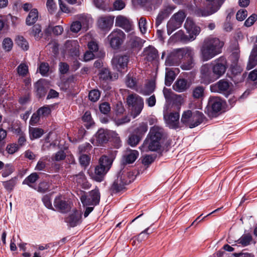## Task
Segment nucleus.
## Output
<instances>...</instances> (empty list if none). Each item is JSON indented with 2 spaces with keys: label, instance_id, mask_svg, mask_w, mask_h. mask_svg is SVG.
<instances>
[{
  "label": "nucleus",
  "instance_id": "9b49d317",
  "mask_svg": "<svg viewBox=\"0 0 257 257\" xmlns=\"http://www.w3.org/2000/svg\"><path fill=\"white\" fill-rule=\"evenodd\" d=\"M223 101L219 97L210 96L208 99L207 106L209 114L211 116L216 115L222 108Z\"/></svg>",
  "mask_w": 257,
  "mask_h": 257
},
{
  "label": "nucleus",
  "instance_id": "2f4dec72",
  "mask_svg": "<svg viewBox=\"0 0 257 257\" xmlns=\"http://www.w3.org/2000/svg\"><path fill=\"white\" fill-rule=\"evenodd\" d=\"M257 65V45L253 47L246 66L247 70H250Z\"/></svg>",
  "mask_w": 257,
  "mask_h": 257
},
{
  "label": "nucleus",
  "instance_id": "a19ab883",
  "mask_svg": "<svg viewBox=\"0 0 257 257\" xmlns=\"http://www.w3.org/2000/svg\"><path fill=\"white\" fill-rule=\"evenodd\" d=\"M30 35L35 37V39L39 40L42 36L41 27L39 25H34L31 31Z\"/></svg>",
  "mask_w": 257,
  "mask_h": 257
},
{
  "label": "nucleus",
  "instance_id": "c9c22d12",
  "mask_svg": "<svg viewBox=\"0 0 257 257\" xmlns=\"http://www.w3.org/2000/svg\"><path fill=\"white\" fill-rule=\"evenodd\" d=\"M252 240L251 235L250 233H245L243 234L236 242L243 246H246L250 244Z\"/></svg>",
  "mask_w": 257,
  "mask_h": 257
},
{
  "label": "nucleus",
  "instance_id": "774afa93",
  "mask_svg": "<svg viewBox=\"0 0 257 257\" xmlns=\"http://www.w3.org/2000/svg\"><path fill=\"white\" fill-rule=\"evenodd\" d=\"M66 157L65 153L63 151H58L52 158V160L55 161L63 160Z\"/></svg>",
  "mask_w": 257,
  "mask_h": 257
},
{
  "label": "nucleus",
  "instance_id": "338daca9",
  "mask_svg": "<svg viewBox=\"0 0 257 257\" xmlns=\"http://www.w3.org/2000/svg\"><path fill=\"white\" fill-rule=\"evenodd\" d=\"M99 109L103 114H107L110 110V107L107 102H103L100 104Z\"/></svg>",
  "mask_w": 257,
  "mask_h": 257
},
{
  "label": "nucleus",
  "instance_id": "09e8293b",
  "mask_svg": "<svg viewBox=\"0 0 257 257\" xmlns=\"http://www.w3.org/2000/svg\"><path fill=\"white\" fill-rule=\"evenodd\" d=\"M141 140L140 136L137 135H131L128 138V144L132 147H135L138 144Z\"/></svg>",
  "mask_w": 257,
  "mask_h": 257
},
{
  "label": "nucleus",
  "instance_id": "412c9836",
  "mask_svg": "<svg viewBox=\"0 0 257 257\" xmlns=\"http://www.w3.org/2000/svg\"><path fill=\"white\" fill-rule=\"evenodd\" d=\"M128 39L127 44L132 48L140 49L145 42L143 39L136 36L135 32L133 30L127 35Z\"/></svg>",
  "mask_w": 257,
  "mask_h": 257
},
{
  "label": "nucleus",
  "instance_id": "f03ea898",
  "mask_svg": "<svg viewBox=\"0 0 257 257\" xmlns=\"http://www.w3.org/2000/svg\"><path fill=\"white\" fill-rule=\"evenodd\" d=\"M194 50L191 47H185L174 49L167 57L165 64L166 65H178L184 57L192 58L194 56Z\"/></svg>",
  "mask_w": 257,
  "mask_h": 257
},
{
  "label": "nucleus",
  "instance_id": "5fc2aeb1",
  "mask_svg": "<svg viewBox=\"0 0 257 257\" xmlns=\"http://www.w3.org/2000/svg\"><path fill=\"white\" fill-rule=\"evenodd\" d=\"M13 42L12 40L9 38H5L3 42V47L6 51H10L12 49Z\"/></svg>",
  "mask_w": 257,
  "mask_h": 257
},
{
  "label": "nucleus",
  "instance_id": "f3484780",
  "mask_svg": "<svg viewBox=\"0 0 257 257\" xmlns=\"http://www.w3.org/2000/svg\"><path fill=\"white\" fill-rule=\"evenodd\" d=\"M81 213L75 210L71 212L65 219L67 225L71 227L76 226L81 222Z\"/></svg>",
  "mask_w": 257,
  "mask_h": 257
},
{
  "label": "nucleus",
  "instance_id": "bf43d9fd",
  "mask_svg": "<svg viewBox=\"0 0 257 257\" xmlns=\"http://www.w3.org/2000/svg\"><path fill=\"white\" fill-rule=\"evenodd\" d=\"M82 29L81 25L78 20L72 22L70 26V31L73 33H77Z\"/></svg>",
  "mask_w": 257,
  "mask_h": 257
},
{
  "label": "nucleus",
  "instance_id": "aec40b11",
  "mask_svg": "<svg viewBox=\"0 0 257 257\" xmlns=\"http://www.w3.org/2000/svg\"><path fill=\"white\" fill-rule=\"evenodd\" d=\"M180 115L178 112H171L164 115V119L168 126L172 128H177L179 126Z\"/></svg>",
  "mask_w": 257,
  "mask_h": 257
},
{
  "label": "nucleus",
  "instance_id": "58836bf2",
  "mask_svg": "<svg viewBox=\"0 0 257 257\" xmlns=\"http://www.w3.org/2000/svg\"><path fill=\"white\" fill-rule=\"evenodd\" d=\"M35 87L39 97H42L46 94L47 90L45 88L42 81H38L35 85Z\"/></svg>",
  "mask_w": 257,
  "mask_h": 257
},
{
  "label": "nucleus",
  "instance_id": "f257e3e1",
  "mask_svg": "<svg viewBox=\"0 0 257 257\" xmlns=\"http://www.w3.org/2000/svg\"><path fill=\"white\" fill-rule=\"evenodd\" d=\"M223 42L217 37L209 36L205 38L200 48V57L205 62L213 58L222 52Z\"/></svg>",
  "mask_w": 257,
  "mask_h": 257
},
{
  "label": "nucleus",
  "instance_id": "423d86ee",
  "mask_svg": "<svg viewBox=\"0 0 257 257\" xmlns=\"http://www.w3.org/2000/svg\"><path fill=\"white\" fill-rule=\"evenodd\" d=\"M185 17L186 15L182 11H180L173 15L167 25V33L169 35L181 26Z\"/></svg>",
  "mask_w": 257,
  "mask_h": 257
},
{
  "label": "nucleus",
  "instance_id": "3c124183",
  "mask_svg": "<svg viewBox=\"0 0 257 257\" xmlns=\"http://www.w3.org/2000/svg\"><path fill=\"white\" fill-rule=\"evenodd\" d=\"M46 7L50 14L54 13L57 10V5L54 0H47Z\"/></svg>",
  "mask_w": 257,
  "mask_h": 257
},
{
  "label": "nucleus",
  "instance_id": "c03bdc74",
  "mask_svg": "<svg viewBox=\"0 0 257 257\" xmlns=\"http://www.w3.org/2000/svg\"><path fill=\"white\" fill-rule=\"evenodd\" d=\"M148 131V125L147 123L142 122L140 124L139 126L136 129L135 132L137 135L141 137L142 139V137Z\"/></svg>",
  "mask_w": 257,
  "mask_h": 257
},
{
  "label": "nucleus",
  "instance_id": "393cba45",
  "mask_svg": "<svg viewBox=\"0 0 257 257\" xmlns=\"http://www.w3.org/2000/svg\"><path fill=\"white\" fill-rule=\"evenodd\" d=\"M143 55L145 59L148 61H153L158 58V51L151 46L145 48L143 51Z\"/></svg>",
  "mask_w": 257,
  "mask_h": 257
},
{
  "label": "nucleus",
  "instance_id": "6e6d98bb",
  "mask_svg": "<svg viewBox=\"0 0 257 257\" xmlns=\"http://www.w3.org/2000/svg\"><path fill=\"white\" fill-rule=\"evenodd\" d=\"M194 57L189 58V60L186 62L183 63L181 65V68L185 70H189L191 69L194 66Z\"/></svg>",
  "mask_w": 257,
  "mask_h": 257
},
{
  "label": "nucleus",
  "instance_id": "7c9ffc66",
  "mask_svg": "<svg viewBox=\"0 0 257 257\" xmlns=\"http://www.w3.org/2000/svg\"><path fill=\"white\" fill-rule=\"evenodd\" d=\"M174 8L171 7H168L161 11L158 14L156 21V25L157 26H159L162 22V21L171 13Z\"/></svg>",
  "mask_w": 257,
  "mask_h": 257
},
{
  "label": "nucleus",
  "instance_id": "a878e982",
  "mask_svg": "<svg viewBox=\"0 0 257 257\" xmlns=\"http://www.w3.org/2000/svg\"><path fill=\"white\" fill-rule=\"evenodd\" d=\"M66 49L72 56H77L79 55L78 42L76 40H68L65 44Z\"/></svg>",
  "mask_w": 257,
  "mask_h": 257
},
{
  "label": "nucleus",
  "instance_id": "39448f33",
  "mask_svg": "<svg viewBox=\"0 0 257 257\" xmlns=\"http://www.w3.org/2000/svg\"><path fill=\"white\" fill-rule=\"evenodd\" d=\"M126 99L127 104L132 107V115L135 118L141 113L144 107V100L137 94L129 95Z\"/></svg>",
  "mask_w": 257,
  "mask_h": 257
},
{
  "label": "nucleus",
  "instance_id": "c85d7f7f",
  "mask_svg": "<svg viewBox=\"0 0 257 257\" xmlns=\"http://www.w3.org/2000/svg\"><path fill=\"white\" fill-rule=\"evenodd\" d=\"M155 81L151 80L148 82L139 92L144 95H149L155 91Z\"/></svg>",
  "mask_w": 257,
  "mask_h": 257
},
{
  "label": "nucleus",
  "instance_id": "1a4fd4ad",
  "mask_svg": "<svg viewBox=\"0 0 257 257\" xmlns=\"http://www.w3.org/2000/svg\"><path fill=\"white\" fill-rule=\"evenodd\" d=\"M222 6V2L217 1L214 4L208 5L206 8H198L195 9V15L200 17H206L216 13Z\"/></svg>",
  "mask_w": 257,
  "mask_h": 257
},
{
  "label": "nucleus",
  "instance_id": "e2e57ef3",
  "mask_svg": "<svg viewBox=\"0 0 257 257\" xmlns=\"http://www.w3.org/2000/svg\"><path fill=\"white\" fill-rule=\"evenodd\" d=\"M247 15V11L244 9H241L237 12L236 18L238 21H242L245 19Z\"/></svg>",
  "mask_w": 257,
  "mask_h": 257
},
{
  "label": "nucleus",
  "instance_id": "0e129e2a",
  "mask_svg": "<svg viewBox=\"0 0 257 257\" xmlns=\"http://www.w3.org/2000/svg\"><path fill=\"white\" fill-rule=\"evenodd\" d=\"M175 37L178 40H180L182 41H188L189 36L186 35L184 32L180 30L177 32L175 34Z\"/></svg>",
  "mask_w": 257,
  "mask_h": 257
},
{
  "label": "nucleus",
  "instance_id": "a211bd4d",
  "mask_svg": "<svg viewBox=\"0 0 257 257\" xmlns=\"http://www.w3.org/2000/svg\"><path fill=\"white\" fill-rule=\"evenodd\" d=\"M125 175L122 174L117 176V179L113 182L110 190L113 192H118L122 190L124 186L129 184L130 181L125 179Z\"/></svg>",
  "mask_w": 257,
  "mask_h": 257
},
{
  "label": "nucleus",
  "instance_id": "20e7f679",
  "mask_svg": "<svg viewBox=\"0 0 257 257\" xmlns=\"http://www.w3.org/2000/svg\"><path fill=\"white\" fill-rule=\"evenodd\" d=\"M203 116V113L199 111L193 113L191 110H187L183 113L181 121L186 125L193 128L202 122Z\"/></svg>",
  "mask_w": 257,
  "mask_h": 257
},
{
  "label": "nucleus",
  "instance_id": "e433bc0d",
  "mask_svg": "<svg viewBox=\"0 0 257 257\" xmlns=\"http://www.w3.org/2000/svg\"><path fill=\"white\" fill-rule=\"evenodd\" d=\"M39 178V175L37 173H33L25 178L23 182V184H26L33 188L32 184L35 183Z\"/></svg>",
  "mask_w": 257,
  "mask_h": 257
},
{
  "label": "nucleus",
  "instance_id": "ea45409f",
  "mask_svg": "<svg viewBox=\"0 0 257 257\" xmlns=\"http://www.w3.org/2000/svg\"><path fill=\"white\" fill-rule=\"evenodd\" d=\"M30 137L31 139H36L40 138L44 134L42 128L32 127L30 129Z\"/></svg>",
  "mask_w": 257,
  "mask_h": 257
},
{
  "label": "nucleus",
  "instance_id": "13d9d810",
  "mask_svg": "<svg viewBox=\"0 0 257 257\" xmlns=\"http://www.w3.org/2000/svg\"><path fill=\"white\" fill-rule=\"evenodd\" d=\"M14 170V167L12 165L7 164L2 173V176L3 177H8L13 172Z\"/></svg>",
  "mask_w": 257,
  "mask_h": 257
},
{
  "label": "nucleus",
  "instance_id": "0eeeda50",
  "mask_svg": "<svg viewBox=\"0 0 257 257\" xmlns=\"http://www.w3.org/2000/svg\"><path fill=\"white\" fill-rule=\"evenodd\" d=\"M125 39V34L120 29L113 30L107 36V40L110 47L113 49H118L122 44Z\"/></svg>",
  "mask_w": 257,
  "mask_h": 257
},
{
  "label": "nucleus",
  "instance_id": "5701e85b",
  "mask_svg": "<svg viewBox=\"0 0 257 257\" xmlns=\"http://www.w3.org/2000/svg\"><path fill=\"white\" fill-rule=\"evenodd\" d=\"M162 141L147 137L144 143V147L151 151H157L161 148Z\"/></svg>",
  "mask_w": 257,
  "mask_h": 257
},
{
  "label": "nucleus",
  "instance_id": "4be33fe9",
  "mask_svg": "<svg viewBox=\"0 0 257 257\" xmlns=\"http://www.w3.org/2000/svg\"><path fill=\"white\" fill-rule=\"evenodd\" d=\"M139 152L137 150L127 149L122 157V162L123 164H132L139 156Z\"/></svg>",
  "mask_w": 257,
  "mask_h": 257
},
{
  "label": "nucleus",
  "instance_id": "4468645a",
  "mask_svg": "<svg viewBox=\"0 0 257 257\" xmlns=\"http://www.w3.org/2000/svg\"><path fill=\"white\" fill-rule=\"evenodd\" d=\"M115 24V26L122 28L127 33H130L134 30L133 22L123 16L120 15L116 17Z\"/></svg>",
  "mask_w": 257,
  "mask_h": 257
},
{
  "label": "nucleus",
  "instance_id": "8fccbe9b",
  "mask_svg": "<svg viewBox=\"0 0 257 257\" xmlns=\"http://www.w3.org/2000/svg\"><path fill=\"white\" fill-rule=\"evenodd\" d=\"M17 72L20 76H25L28 73V66L24 64L21 63L17 68Z\"/></svg>",
  "mask_w": 257,
  "mask_h": 257
},
{
  "label": "nucleus",
  "instance_id": "b1692460",
  "mask_svg": "<svg viewBox=\"0 0 257 257\" xmlns=\"http://www.w3.org/2000/svg\"><path fill=\"white\" fill-rule=\"evenodd\" d=\"M164 135V132L163 128L160 126L155 125L151 127L147 137L162 141Z\"/></svg>",
  "mask_w": 257,
  "mask_h": 257
},
{
  "label": "nucleus",
  "instance_id": "473e14b6",
  "mask_svg": "<svg viewBox=\"0 0 257 257\" xmlns=\"http://www.w3.org/2000/svg\"><path fill=\"white\" fill-rule=\"evenodd\" d=\"M78 21L81 25L82 30L86 31L91 24L92 19L89 16L82 15L79 17Z\"/></svg>",
  "mask_w": 257,
  "mask_h": 257
},
{
  "label": "nucleus",
  "instance_id": "864d4df0",
  "mask_svg": "<svg viewBox=\"0 0 257 257\" xmlns=\"http://www.w3.org/2000/svg\"><path fill=\"white\" fill-rule=\"evenodd\" d=\"M51 109L48 106H44L38 109L37 112L40 116H47L51 113Z\"/></svg>",
  "mask_w": 257,
  "mask_h": 257
},
{
  "label": "nucleus",
  "instance_id": "6ab92c4d",
  "mask_svg": "<svg viewBox=\"0 0 257 257\" xmlns=\"http://www.w3.org/2000/svg\"><path fill=\"white\" fill-rule=\"evenodd\" d=\"M108 140V135L107 131L99 129L91 140V143L95 146L106 143Z\"/></svg>",
  "mask_w": 257,
  "mask_h": 257
},
{
  "label": "nucleus",
  "instance_id": "4c0bfd02",
  "mask_svg": "<svg viewBox=\"0 0 257 257\" xmlns=\"http://www.w3.org/2000/svg\"><path fill=\"white\" fill-rule=\"evenodd\" d=\"M229 86V83L227 81L222 79L219 80L214 87H217L218 92H223L227 91Z\"/></svg>",
  "mask_w": 257,
  "mask_h": 257
},
{
  "label": "nucleus",
  "instance_id": "680f3d73",
  "mask_svg": "<svg viewBox=\"0 0 257 257\" xmlns=\"http://www.w3.org/2000/svg\"><path fill=\"white\" fill-rule=\"evenodd\" d=\"M42 201L44 204L47 208L52 210H54L51 203V198L50 196L48 195H45L42 198Z\"/></svg>",
  "mask_w": 257,
  "mask_h": 257
},
{
  "label": "nucleus",
  "instance_id": "c756f323",
  "mask_svg": "<svg viewBox=\"0 0 257 257\" xmlns=\"http://www.w3.org/2000/svg\"><path fill=\"white\" fill-rule=\"evenodd\" d=\"M39 13L37 9H33L29 12L26 19V24L28 26L34 24L38 20Z\"/></svg>",
  "mask_w": 257,
  "mask_h": 257
},
{
  "label": "nucleus",
  "instance_id": "052dcab7",
  "mask_svg": "<svg viewBox=\"0 0 257 257\" xmlns=\"http://www.w3.org/2000/svg\"><path fill=\"white\" fill-rule=\"evenodd\" d=\"M49 184L48 183L43 181L39 183L38 191L41 193H45L49 189Z\"/></svg>",
  "mask_w": 257,
  "mask_h": 257
},
{
  "label": "nucleus",
  "instance_id": "37998d69",
  "mask_svg": "<svg viewBox=\"0 0 257 257\" xmlns=\"http://www.w3.org/2000/svg\"><path fill=\"white\" fill-rule=\"evenodd\" d=\"M175 78L174 72L170 69H167L165 76V84L170 86Z\"/></svg>",
  "mask_w": 257,
  "mask_h": 257
},
{
  "label": "nucleus",
  "instance_id": "f8f14e48",
  "mask_svg": "<svg viewBox=\"0 0 257 257\" xmlns=\"http://www.w3.org/2000/svg\"><path fill=\"white\" fill-rule=\"evenodd\" d=\"M211 64L213 65L212 72L217 78L224 74L227 68V63L224 57H220L215 59Z\"/></svg>",
  "mask_w": 257,
  "mask_h": 257
},
{
  "label": "nucleus",
  "instance_id": "f704fd0d",
  "mask_svg": "<svg viewBox=\"0 0 257 257\" xmlns=\"http://www.w3.org/2000/svg\"><path fill=\"white\" fill-rule=\"evenodd\" d=\"M99 78L101 79L104 80H107L108 79H110L112 80L117 79L118 78L117 74H114L113 76L110 74L109 71L107 69H103L101 70L99 73Z\"/></svg>",
  "mask_w": 257,
  "mask_h": 257
},
{
  "label": "nucleus",
  "instance_id": "6e6552de",
  "mask_svg": "<svg viewBox=\"0 0 257 257\" xmlns=\"http://www.w3.org/2000/svg\"><path fill=\"white\" fill-rule=\"evenodd\" d=\"M100 194L97 188L81 196L80 200L84 206H95L99 204Z\"/></svg>",
  "mask_w": 257,
  "mask_h": 257
},
{
  "label": "nucleus",
  "instance_id": "4d7b16f0",
  "mask_svg": "<svg viewBox=\"0 0 257 257\" xmlns=\"http://www.w3.org/2000/svg\"><path fill=\"white\" fill-rule=\"evenodd\" d=\"M125 83L127 87L133 88L136 86L137 81L135 78L129 74L126 76Z\"/></svg>",
  "mask_w": 257,
  "mask_h": 257
},
{
  "label": "nucleus",
  "instance_id": "69168bd1",
  "mask_svg": "<svg viewBox=\"0 0 257 257\" xmlns=\"http://www.w3.org/2000/svg\"><path fill=\"white\" fill-rule=\"evenodd\" d=\"M257 20V15L255 14L251 15L244 22V25L249 27L252 26Z\"/></svg>",
  "mask_w": 257,
  "mask_h": 257
},
{
  "label": "nucleus",
  "instance_id": "9d476101",
  "mask_svg": "<svg viewBox=\"0 0 257 257\" xmlns=\"http://www.w3.org/2000/svg\"><path fill=\"white\" fill-rule=\"evenodd\" d=\"M128 57L127 55H116L111 60L112 68L120 73L127 71Z\"/></svg>",
  "mask_w": 257,
  "mask_h": 257
},
{
  "label": "nucleus",
  "instance_id": "bb28decb",
  "mask_svg": "<svg viewBox=\"0 0 257 257\" xmlns=\"http://www.w3.org/2000/svg\"><path fill=\"white\" fill-rule=\"evenodd\" d=\"M200 73L201 79L204 83H209L213 81L212 72L207 64L204 65L201 67Z\"/></svg>",
  "mask_w": 257,
  "mask_h": 257
},
{
  "label": "nucleus",
  "instance_id": "2eb2a0df",
  "mask_svg": "<svg viewBox=\"0 0 257 257\" xmlns=\"http://www.w3.org/2000/svg\"><path fill=\"white\" fill-rule=\"evenodd\" d=\"M54 206L57 210L61 213H66L71 208L70 202L66 201L62 196H57L54 201Z\"/></svg>",
  "mask_w": 257,
  "mask_h": 257
},
{
  "label": "nucleus",
  "instance_id": "7ed1b4c3",
  "mask_svg": "<svg viewBox=\"0 0 257 257\" xmlns=\"http://www.w3.org/2000/svg\"><path fill=\"white\" fill-rule=\"evenodd\" d=\"M112 162L113 160L106 156L104 155L100 157L98 165L95 168L92 178L97 182H101L104 176L110 169Z\"/></svg>",
  "mask_w": 257,
  "mask_h": 257
},
{
  "label": "nucleus",
  "instance_id": "49530a36",
  "mask_svg": "<svg viewBox=\"0 0 257 257\" xmlns=\"http://www.w3.org/2000/svg\"><path fill=\"white\" fill-rule=\"evenodd\" d=\"M71 178H72L73 181L80 185H83L86 180L85 176L83 172H80L77 175L71 176Z\"/></svg>",
  "mask_w": 257,
  "mask_h": 257
},
{
  "label": "nucleus",
  "instance_id": "603ef678",
  "mask_svg": "<svg viewBox=\"0 0 257 257\" xmlns=\"http://www.w3.org/2000/svg\"><path fill=\"white\" fill-rule=\"evenodd\" d=\"M82 119L84 122L86 123L85 125L87 128L90 127L93 124V121L92 120V118L90 112H85L82 117Z\"/></svg>",
  "mask_w": 257,
  "mask_h": 257
},
{
  "label": "nucleus",
  "instance_id": "de8ad7c7",
  "mask_svg": "<svg viewBox=\"0 0 257 257\" xmlns=\"http://www.w3.org/2000/svg\"><path fill=\"white\" fill-rule=\"evenodd\" d=\"M139 23V27L140 30V32L142 34L146 33L148 28H147V21L146 18L144 17H141L138 22Z\"/></svg>",
  "mask_w": 257,
  "mask_h": 257
},
{
  "label": "nucleus",
  "instance_id": "a18cd8bd",
  "mask_svg": "<svg viewBox=\"0 0 257 257\" xmlns=\"http://www.w3.org/2000/svg\"><path fill=\"white\" fill-rule=\"evenodd\" d=\"M100 92L98 89H93L90 91L88 98L92 102H96L100 97Z\"/></svg>",
  "mask_w": 257,
  "mask_h": 257
},
{
  "label": "nucleus",
  "instance_id": "72a5a7b5",
  "mask_svg": "<svg viewBox=\"0 0 257 257\" xmlns=\"http://www.w3.org/2000/svg\"><path fill=\"white\" fill-rule=\"evenodd\" d=\"M205 88L202 86H197L192 91V96L195 99L202 100L204 97Z\"/></svg>",
  "mask_w": 257,
  "mask_h": 257
},
{
  "label": "nucleus",
  "instance_id": "cd10ccee",
  "mask_svg": "<svg viewBox=\"0 0 257 257\" xmlns=\"http://www.w3.org/2000/svg\"><path fill=\"white\" fill-rule=\"evenodd\" d=\"M190 86L187 80L185 79H179L173 85V89L179 92L186 91Z\"/></svg>",
  "mask_w": 257,
  "mask_h": 257
},
{
  "label": "nucleus",
  "instance_id": "dca6fc26",
  "mask_svg": "<svg viewBox=\"0 0 257 257\" xmlns=\"http://www.w3.org/2000/svg\"><path fill=\"white\" fill-rule=\"evenodd\" d=\"M114 22V17L105 16L100 17L97 20L98 28L103 31H108L112 28Z\"/></svg>",
  "mask_w": 257,
  "mask_h": 257
},
{
  "label": "nucleus",
  "instance_id": "79ce46f5",
  "mask_svg": "<svg viewBox=\"0 0 257 257\" xmlns=\"http://www.w3.org/2000/svg\"><path fill=\"white\" fill-rule=\"evenodd\" d=\"M18 45L23 50L27 51L29 48L27 41L23 36H18L16 40Z\"/></svg>",
  "mask_w": 257,
  "mask_h": 257
},
{
  "label": "nucleus",
  "instance_id": "ddd939ff",
  "mask_svg": "<svg viewBox=\"0 0 257 257\" xmlns=\"http://www.w3.org/2000/svg\"><path fill=\"white\" fill-rule=\"evenodd\" d=\"M184 27L189 34L188 41L191 42L195 40L200 32L201 28L190 18H187Z\"/></svg>",
  "mask_w": 257,
  "mask_h": 257
}]
</instances>
